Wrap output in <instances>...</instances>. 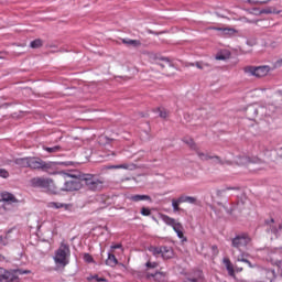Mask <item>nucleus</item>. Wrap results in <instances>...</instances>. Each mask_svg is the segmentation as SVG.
Returning <instances> with one entry per match:
<instances>
[{"instance_id": "nucleus-1", "label": "nucleus", "mask_w": 282, "mask_h": 282, "mask_svg": "<svg viewBox=\"0 0 282 282\" xmlns=\"http://www.w3.org/2000/svg\"><path fill=\"white\" fill-rule=\"evenodd\" d=\"M272 155H276V152L267 151L264 153L265 160H261V158H259V156H253L252 159H250L248 156H236L235 162L239 166H246V165L250 166V164H258L256 170L263 171V170L268 169V161L272 160Z\"/></svg>"}, {"instance_id": "nucleus-2", "label": "nucleus", "mask_w": 282, "mask_h": 282, "mask_svg": "<svg viewBox=\"0 0 282 282\" xmlns=\"http://www.w3.org/2000/svg\"><path fill=\"white\" fill-rule=\"evenodd\" d=\"M58 175L65 180L62 191H80L84 185L83 174L58 172Z\"/></svg>"}, {"instance_id": "nucleus-3", "label": "nucleus", "mask_w": 282, "mask_h": 282, "mask_svg": "<svg viewBox=\"0 0 282 282\" xmlns=\"http://www.w3.org/2000/svg\"><path fill=\"white\" fill-rule=\"evenodd\" d=\"M69 247L65 243H62L53 257L57 268H65V265L69 264Z\"/></svg>"}, {"instance_id": "nucleus-4", "label": "nucleus", "mask_w": 282, "mask_h": 282, "mask_svg": "<svg viewBox=\"0 0 282 282\" xmlns=\"http://www.w3.org/2000/svg\"><path fill=\"white\" fill-rule=\"evenodd\" d=\"M160 217L162 221L166 224V226H171V228H173L178 239H181L182 241H186V237H184V226L182 225V223L164 214H160Z\"/></svg>"}, {"instance_id": "nucleus-5", "label": "nucleus", "mask_w": 282, "mask_h": 282, "mask_svg": "<svg viewBox=\"0 0 282 282\" xmlns=\"http://www.w3.org/2000/svg\"><path fill=\"white\" fill-rule=\"evenodd\" d=\"M30 184L34 188H46L50 193H56V185L52 178L34 177L30 181Z\"/></svg>"}, {"instance_id": "nucleus-6", "label": "nucleus", "mask_w": 282, "mask_h": 282, "mask_svg": "<svg viewBox=\"0 0 282 282\" xmlns=\"http://www.w3.org/2000/svg\"><path fill=\"white\" fill-rule=\"evenodd\" d=\"M187 144L191 147V149L196 151V153L200 160H212V162H214V164H232L231 161L220 160L219 156H210V155H208V153L197 149V144H195V141H193V140H189V142H187Z\"/></svg>"}, {"instance_id": "nucleus-7", "label": "nucleus", "mask_w": 282, "mask_h": 282, "mask_svg": "<svg viewBox=\"0 0 282 282\" xmlns=\"http://www.w3.org/2000/svg\"><path fill=\"white\" fill-rule=\"evenodd\" d=\"M245 74L248 76H256V78H263V76H268L272 68L270 66H246L243 68Z\"/></svg>"}, {"instance_id": "nucleus-8", "label": "nucleus", "mask_w": 282, "mask_h": 282, "mask_svg": "<svg viewBox=\"0 0 282 282\" xmlns=\"http://www.w3.org/2000/svg\"><path fill=\"white\" fill-rule=\"evenodd\" d=\"M82 180L90 191H100L102 188V181L91 174H83Z\"/></svg>"}, {"instance_id": "nucleus-9", "label": "nucleus", "mask_w": 282, "mask_h": 282, "mask_svg": "<svg viewBox=\"0 0 282 282\" xmlns=\"http://www.w3.org/2000/svg\"><path fill=\"white\" fill-rule=\"evenodd\" d=\"M250 241H251L250 236H248L246 234H241V235L236 236L232 239V246H234V248L241 249V248H246V246H248V243H250Z\"/></svg>"}, {"instance_id": "nucleus-10", "label": "nucleus", "mask_w": 282, "mask_h": 282, "mask_svg": "<svg viewBox=\"0 0 282 282\" xmlns=\"http://www.w3.org/2000/svg\"><path fill=\"white\" fill-rule=\"evenodd\" d=\"M29 169H47V163L39 158H29Z\"/></svg>"}, {"instance_id": "nucleus-11", "label": "nucleus", "mask_w": 282, "mask_h": 282, "mask_svg": "<svg viewBox=\"0 0 282 282\" xmlns=\"http://www.w3.org/2000/svg\"><path fill=\"white\" fill-rule=\"evenodd\" d=\"M0 202H6L7 204H19L17 196L10 192L0 193Z\"/></svg>"}, {"instance_id": "nucleus-12", "label": "nucleus", "mask_w": 282, "mask_h": 282, "mask_svg": "<svg viewBox=\"0 0 282 282\" xmlns=\"http://www.w3.org/2000/svg\"><path fill=\"white\" fill-rule=\"evenodd\" d=\"M216 32H219L220 36H232L237 34V30L234 28H212Z\"/></svg>"}, {"instance_id": "nucleus-13", "label": "nucleus", "mask_w": 282, "mask_h": 282, "mask_svg": "<svg viewBox=\"0 0 282 282\" xmlns=\"http://www.w3.org/2000/svg\"><path fill=\"white\" fill-rule=\"evenodd\" d=\"M14 281V274L11 271L0 268V282Z\"/></svg>"}, {"instance_id": "nucleus-14", "label": "nucleus", "mask_w": 282, "mask_h": 282, "mask_svg": "<svg viewBox=\"0 0 282 282\" xmlns=\"http://www.w3.org/2000/svg\"><path fill=\"white\" fill-rule=\"evenodd\" d=\"M147 278L150 281L164 282L166 281V273L164 272L148 273Z\"/></svg>"}, {"instance_id": "nucleus-15", "label": "nucleus", "mask_w": 282, "mask_h": 282, "mask_svg": "<svg viewBox=\"0 0 282 282\" xmlns=\"http://www.w3.org/2000/svg\"><path fill=\"white\" fill-rule=\"evenodd\" d=\"M263 108L258 106H249L247 107V115L250 116V118H254L256 116H259Z\"/></svg>"}, {"instance_id": "nucleus-16", "label": "nucleus", "mask_w": 282, "mask_h": 282, "mask_svg": "<svg viewBox=\"0 0 282 282\" xmlns=\"http://www.w3.org/2000/svg\"><path fill=\"white\" fill-rule=\"evenodd\" d=\"M161 257L163 259H173V257H175V252L171 247H162Z\"/></svg>"}, {"instance_id": "nucleus-17", "label": "nucleus", "mask_w": 282, "mask_h": 282, "mask_svg": "<svg viewBox=\"0 0 282 282\" xmlns=\"http://www.w3.org/2000/svg\"><path fill=\"white\" fill-rule=\"evenodd\" d=\"M128 199H130V202H149V199H151V196H149V195H130V196H128Z\"/></svg>"}, {"instance_id": "nucleus-18", "label": "nucleus", "mask_w": 282, "mask_h": 282, "mask_svg": "<svg viewBox=\"0 0 282 282\" xmlns=\"http://www.w3.org/2000/svg\"><path fill=\"white\" fill-rule=\"evenodd\" d=\"M122 43L128 45V47H140L142 43L139 40L123 39Z\"/></svg>"}, {"instance_id": "nucleus-19", "label": "nucleus", "mask_w": 282, "mask_h": 282, "mask_svg": "<svg viewBox=\"0 0 282 282\" xmlns=\"http://www.w3.org/2000/svg\"><path fill=\"white\" fill-rule=\"evenodd\" d=\"M118 263V259L112 252L108 253V259L106 260V265H109L110 268H116V264Z\"/></svg>"}, {"instance_id": "nucleus-20", "label": "nucleus", "mask_w": 282, "mask_h": 282, "mask_svg": "<svg viewBox=\"0 0 282 282\" xmlns=\"http://www.w3.org/2000/svg\"><path fill=\"white\" fill-rule=\"evenodd\" d=\"M230 58V51H220L216 54V61H228Z\"/></svg>"}, {"instance_id": "nucleus-21", "label": "nucleus", "mask_w": 282, "mask_h": 282, "mask_svg": "<svg viewBox=\"0 0 282 282\" xmlns=\"http://www.w3.org/2000/svg\"><path fill=\"white\" fill-rule=\"evenodd\" d=\"M15 164L22 169H29L30 158H20L15 160Z\"/></svg>"}, {"instance_id": "nucleus-22", "label": "nucleus", "mask_w": 282, "mask_h": 282, "mask_svg": "<svg viewBox=\"0 0 282 282\" xmlns=\"http://www.w3.org/2000/svg\"><path fill=\"white\" fill-rule=\"evenodd\" d=\"M223 261L225 263L229 276H235V268L232 267V263H230V260L228 258H225Z\"/></svg>"}, {"instance_id": "nucleus-23", "label": "nucleus", "mask_w": 282, "mask_h": 282, "mask_svg": "<svg viewBox=\"0 0 282 282\" xmlns=\"http://www.w3.org/2000/svg\"><path fill=\"white\" fill-rule=\"evenodd\" d=\"M180 202H182V204H196L197 198L194 196H180Z\"/></svg>"}, {"instance_id": "nucleus-24", "label": "nucleus", "mask_w": 282, "mask_h": 282, "mask_svg": "<svg viewBox=\"0 0 282 282\" xmlns=\"http://www.w3.org/2000/svg\"><path fill=\"white\" fill-rule=\"evenodd\" d=\"M149 252H151L154 257L162 256V247H149Z\"/></svg>"}, {"instance_id": "nucleus-25", "label": "nucleus", "mask_w": 282, "mask_h": 282, "mask_svg": "<svg viewBox=\"0 0 282 282\" xmlns=\"http://www.w3.org/2000/svg\"><path fill=\"white\" fill-rule=\"evenodd\" d=\"M48 208H54L55 210H58V208H67V205L56 202L48 203Z\"/></svg>"}, {"instance_id": "nucleus-26", "label": "nucleus", "mask_w": 282, "mask_h": 282, "mask_svg": "<svg viewBox=\"0 0 282 282\" xmlns=\"http://www.w3.org/2000/svg\"><path fill=\"white\" fill-rule=\"evenodd\" d=\"M44 151H46L47 153H58V151H61V147L59 145H55L52 148L44 147Z\"/></svg>"}, {"instance_id": "nucleus-27", "label": "nucleus", "mask_w": 282, "mask_h": 282, "mask_svg": "<svg viewBox=\"0 0 282 282\" xmlns=\"http://www.w3.org/2000/svg\"><path fill=\"white\" fill-rule=\"evenodd\" d=\"M180 204H182V200H180V197L177 199L172 200V207L174 213H177V210H180Z\"/></svg>"}, {"instance_id": "nucleus-28", "label": "nucleus", "mask_w": 282, "mask_h": 282, "mask_svg": "<svg viewBox=\"0 0 282 282\" xmlns=\"http://www.w3.org/2000/svg\"><path fill=\"white\" fill-rule=\"evenodd\" d=\"M41 45H43V42L41 40H34L33 42H31V47H33L34 50L41 47Z\"/></svg>"}, {"instance_id": "nucleus-29", "label": "nucleus", "mask_w": 282, "mask_h": 282, "mask_svg": "<svg viewBox=\"0 0 282 282\" xmlns=\"http://www.w3.org/2000/svg\"><path fill=\"white\" fill-rule=\"evenodd\" d=\"M88 281H93V282H102V281H105V279L99 278L98 275H90V276L88 278Z\"/></svg>"}, {"instance_id": "nucleus-30", "label": "nucleus", "mask_w": 282, "mask_h": 282, "mask_svg": "<svg viewBox=\"0 0 282 282\" xmlns=\"http://www.w3.org/2000/svg\"><path fill=\"white\" fill-rule=\"evenodd\" d=\"M237 261H240L242 263H247V265H249V268H252V263H250V261H248V259L243 258V256L238 257Z\"/></svg>"}, {"instance_id": "nucleus-31", "label": "nucleus", "mask_w": 282, "mask_h": 282, "mask_svg": "<svg viewBox=\"0 0 282 282\" xmlns=\"http://www.w3.org/2000/svg\"><path fill=\"white\" fill-rule=\"evenodd\" d=\"M161 67H170L173 68V66H171V62H169L166 58L162 59V63L160 64Z\"/></svg>"}, {"instance_id": "nucleus-32", "label": "nucleus", "mask_w": 282, "mask_h": 282, "mask_svg": "<svg viewBox=\"0 0 282 282\" xmlns=\"http://www.w3.org/2000/svg\"><path fill=\"white\" fill-rule=\"evenodd\" d=\"M141 215H143V217H149V215H151V209L143 207L141 209Z\"/></svg>"}, {"instance_id": "nucleus-33", "label": "nucleus", "mask_w": 282, "mask_h": 282, "mask_svg": "<svg viewBox=\"0 0 282 282\" xmlns=\"http://www.w3.org/2000/svg\"><path fill=\"white\" fill-rule=\"evenodd\" d=\"M0 177H3L4 180H7V177H10V173H8V171L0 169Z\"/></svg>"}, {"instance_id": "nucleus-34", "label": "nucleus", "mask_w": 282, "mask_h": 282, "mask_svg": "<svg viewBox=\"0 0 282 282\" xmlns=\"http://www.w3.org/2000/svg\"><path fill=\"white\" fill-rule=\"evenodd\" d=\"M84 261H86V263H91L94 261V258L89 256V253H85Z\"/></svg>"}, {"instance_id": "nucleus-35", "label": "nucleus", "mask_w": 282, "mask_h": 282, "mask_svg": "<svg viewBox=\"0 0 282 282\" xmlns=\"http://www.w3.org/2000/svg\"><path fill=\"white\" fill-rule=\"evenodd\" d=\"M268 1H270V0H248V3H253V4L268 3Z\"/></svg>"}, {"instance_id": "nucleus-36", "label": "nucleus", "mask_w": 282, "mask_h": 282, "mask_svg": "<svg viewBox=\"0 0 282 282\" xmlns=\"http://www.w3.org/2000/svg\"><path fill=\"white\" fill-rule=\"evenodd\" d=\"M110 248H111L110 252H112V253H113V250H118V249L122 251V245H120V243L112 245Z\"/></svg>"}, {"instance_id": "nucleus-37", "label": "nucleus", "mask_w": 282, "mask_h": 282, "mask_svg": "<svg viewBox=\"0 0 282 282\" xmlns=\"http://www.w3.org/2000/svg\"><path fill=\"white\" fill-rule=\"evenodd\" d=\"M279 230L282 231V225L279 226V229H276V227H271V232H273V235H279Z\"/></svg>"}, {"instance_id": "nucleus-38", "label": "nucleus", "mask_w": 282, "mask_h": 282, "mask_svg": "<svg viewBox=\"0 0 282 282\" xmlns=\"http://www.w3.org/2000/svg\"><path fill=\"white\" fill-rule=\"evenodd\" d=\"M145 265L147 268H150V269L158 268V262L148 261Z\"/></svg>"}, {"instance_id": "nucleus-39", "label": "nucleus", "mask_w": 282, "mask_h": 282, "mask_svg": "<svg viewBox=\"0 0 282 282\" xmlns=\"http://www.w3.org/2000/svg\"><path fill=\"white\" fill-rule=\"evenodd\" d=\"M159 116H160L161 118H166V111L160 110Z\"/></svg>"}, {"instance_id": "nucleus-40", "label": "nucleus", "mask_w": 282, "mask_h": 282, "mask_svg": "<svg viewBox=\"0 0 282 282\" xmlns=\"http://www.w3.org/2000/svg\"><path fill=\"white\" fill-rule=\"evenodd\" d=\"M112 169H127V165H116V166H112Z\"/></svg>"}, {"instance_id": "nucleus-41", "label": "nucleus", "mask_w": 282, "mask_h": 282, "mask_svg": "<svg viewBox=\"0 0 282 282\" xmlns=\"http://www.w3.org/2000/svg\"><path fill=\"white\" fill-rule=\"evenodd\" d=\"M264 13H265V14H270V13H272V11L267 10V11H264Z\"/></svg>"}, {"instance_id": "nucleus-42", "label": "nucleus", "mask_w": 282, "mask_h": 282, "mask_svg": "<svg viewBox=\"0 0 282 282\" xmlns=\"http://www.w3.org/2000/svg\"><path fill=\"white\" fill-rule=\"evenodd\" d=\"M196 67H198V69H202V65H199V63L196 64Z\"/></svg>"}, {"instance_id": "nucleus-43", "label": "nucleus", "mask_w": 282, "mask_h": 282, "mask_svg": "<svg viewBox=\"0 0 282 282\" xmlns=\"http://www.w3.org/2000/svg\"><path fill=\"white\" fill-rule=\"evenodd\" d=\"M236 270H237V272H241V270H243V269L242 268H237Z\"/></svg>"}, {"instance_id": "nucleus-44", "label": "nucleus", "mask_w": 282, "mask_h": 282, "mask_svg": "<svg viewBox=\"0 0 282 282\" xmlns=\"http://www.w3.org/2000/svg\"><path fill=\"white\" fill-rule=\"evenodd\" d=\"M278 63H279V65H282V58Z\"/></svg>"}]
</instances>
